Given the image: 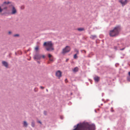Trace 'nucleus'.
I'll return each mask as SVG.
<instances>
[{
  "instance_id": "nucleus-24",
  "label": "nucleus",
  "mask_w": 130,
  "mask_h": 130,
  "mask_svg": "<svg viewBox=\"0 0 130 130\" xmlns=\"http://www.w3.org/2000/svg\"><path fill=\"white\" fill-rule=\"evenodd\" d=\"M44 115H46L47 114H46V111H44Z\"/></svg>"
},
{
  "instance_id": "nucleus-34",
  "label": "nucleus",
  "mask_w": 130,
  "mask_h": 130,
  "mask_svg": "<svg viewBox=\"0 0 130 130\" xmlns=\"http://www.w3.org/2000/svg\"><path fill=\"white\" fill-rule=\"evenodd\" d=\"M38 122L39 123H40V124H42V123L40 121H39Z\"/></svg>"
},
{
  "instance_id": "nucleus-17",
  "label": "nucleus",
  "mask_w": 130,
  "mask_h": 130,
  "mask_svg": "<svg viewBox=\"0 0 130 130\" xmlns=\"http://www.w3.org/2000/svg\"><path fill=\"white\" fill-rule=\"evenodd\" d=\"M73 71L74 72H76L78 71V68L77 67H76L74 69Z\"/></svg>"
},
{
  "instance_id": "nucleus-23",
  "label": "nucleus",
  "mask_w": 130,
  "mask_h": 130,
  "mask_svg": "<svg viewBox=\"0 0 130 130\" xmlns=\"http://www.w3.org/2000/svg\"><path fill=\"white\" fill-rule=\"evenodd\" d=\"M19 36V35L18 34H15L13 35V36L14 37H18Z\"/></svg>"
},
{
  "instance_id": "nucleus-14",
  "label": "nucleus",
  "mask_w": 130,
  "mask_h": 130,
  "mask_svg": "<svg viewBox=\"0 0 130 130\" xmlns=\"http://www.w3.org/2000/svg\"><path fill=\"white\" fill-rule=\"evenodd\" d=\"M23 124L24 125L25 127H27L28 125V124L26 122V121H24V122Z\"/></svg>"
},
{
  "instance_id": "nucleus-33",
  "label": "nucleus",
  "mask_w": 130,
  "mask_h": 130,
  "mask_svg": "<svg viewBox=\"0 0 130 130\" xmlns=\"http://www.w3.org/2000/svg\"><path fill=\"white\" fill-rule=\"evenodd\" d=\"M27 59L28 60H29L31 59V57H29V59Z\"/></svg>"
},
{
  "instance_id": "nucleus-29",
  "label": "nucleus",
  "mask_w": 130,
  "mask_h": 130,
  "mask_svg": "<svg viewBox=\"0 0 130 130\" xmlns=\"http://www.w3.org/2000/svg\"><path fill=\"white\" fill-rule=\"evenodd\" d=\"M82 51V52H84L85 53H86V52L85 51V50H83Z\"/></svg>"
},
{
  "instance_id": "nucleus-32",
  "label": "nucleus",
  "mask_w": 130,
  "mask_h": 130,
  "mask_svg": "<svg viewBox=\"0 0 130 130\" xmlns=\"http://www.w3.org/2000/svg\"><path fill=\"white\" fill-rule=\"evenodd\" d=\"M69 60V59H68V58L67 59H66V62H67Z\"/></svg>"
},
{
  "instance_id": "nucleus-28",
  "label": "nucleus",
  "mask_w": 130,
  "mask_h": 130,
  "mask_svg": "<svg viewBox=\"0 0 130 130\" xmlns=\"http://www.w3.org/2000/svg\"><path fill=\"white\" fill-rule=\"evenodd\" d=\"M40 88L42 89H43L44 88V87H43L42 86H40Z\"/></svg>"
},
{
  "instance_id": "nucleus-44",
  "label": "nucleus",
  "mask_w": 130,
  "mask_h": 130,
  "mask_svg": "<svg viewBox=\"0 0 130 130\" xmlns=\"http://www.w3.org/2000/svg\"><path fill=\"white\" fill-rule=\"evenodd\" d=\"M113 109V108L112 107H111V109Z\"/></svg>"
},
{
  "instance_id": "nucleus-41",
  "label": "nucleus",
  "mask_w": 130,
  "mask_h": 130,
  "mask_svg": "<svg viewBox=\"0 0 130 130\" xmlns=\"http://www.w3.org/2000/svg\"><path fill=\"white\" fill-rule=\"evenodd\" d=\"M103 95H104V93H102V96H103Z\"/></svg>"
},
{
  "instance_id": "nucleus-10",
  "label": "nucleus",
  "mask_w": 130,
  "mask_h": 130,
  "mask_svg": "<svg viewBox=\"0 0 130 130\" xmlns=\"http://www.w3.org/2000/svg\"><path fill=\"white\" fill-rule=\"evenodd\" d=\"M2 63L3 65L5 67L7 68L8 67V64L7 62L5 61H2Z\"/></svg>"
},
{
  "instance_id": "nucleus-1",
  "label": "nucleus",
  "mask_w": 130,
  "mask_h": 130,
  "mask_svg": "<svg viewBox=\"0 0 130 130\" xmlns=\"http://www.w3.org/2000/svg\"><path fill=\"white\" fill-rule=\"evenodd\" d=\"M75 128L73 130H95V126L94 124H90L88 122H83L82 123H78L77 126H74Z\"/></svg>"
},
{
  "instance_id": "nucleus-6",
  "label": "nucleus",
  "mask_w": 130,
  "mask_h": 130,
  "mask_svg": "<svg viewBox=\"0 0 130 130\" xmlns=\"http://www.w3.org/2000/svg\"><path fill=\"white\" fill-rule=\"evenodd\" d=\"M129 1V0H120L119 1V2L122 4V6L125 5Z\"/></svg>"
},
{
  "instance_id": "nucleus-13",
  "label": "nucleus",
  "mask_w": 130,
  "mask_h": 130,
  "mask_svg": "<svg viewBox=\"0 0 130 130\" xmlns=\"http://www.w3.org/2000/svg\"><path fill=\"white\" fill-rule=\"evenodd\" d=\"M7 8V7L6 6H5L3 8H1V7H0V12H1L3 11V9H6Z\"/></svg>"
},
{
  "instance_id": "nucleus-22",
  "label": "nucleus",
  "mask_w": 130,
  "mask_h": 130,
  "mask_svg": "<svg viewBox=\"0 0 130 130\" xmlns=\"http://www.w3.org/2000/svg\"><path fill=\"white\" fill-rule=\"evenodd\" d=\"M119 65V64L118 63H117L115 64V66L116 67H117Z\"/></svg>"
},
{
  "instance_id": "nucleus-27",
  "label": "nucleus",
  "mask_w": 130,
  "mask_h": 130,
  "mask_svg": "<svg viewBox=\"0 0 130 130\" xmlns=\"http://www.w3.org/2000/svg\"><path fill=\"white\" fill-rule=\"evenodd\" d=\"M21 8L22 9H23L24 8V6H22L21 7Z\"/></svg>"
},
{
  "instance_id": "nucleus-43",
  "label": "nucleus",
  "mask_w": 130,
  "mask_h": 130,
  "mask_svg": "<svg viewBox=\"0 0 130 130\" xmlns=\"http://www.w3.org/2000/svg\"><path fill=\"white\" fill-rule=\"evenodd\" d=\"M46 91H47V92H48V90H47V89H46Z\"/></svg>"
},
{
  "instance_id": "nucleus-5",
  "label": "nucleus",
  "mask_w": 130,
  "mask_h": 130,
  "mask_svg": "<svg viewBox=\"0 0 130 130\" xmlns=\"http://www.w3.org/2000/svg\"><path fill=\"white\" fill-rule=\"evenodd\" d=\"M11 5L12 6V8L11 14H15L17 13V11L15 7L13 6V4H11Z\"/></svg>"
},
{
  "instance_id": "nucleus-21",
  "label": "nucleus",
  "mask_w": 130,
  "mask_h": 130,
  "mask_svg": "<svg viewBox=\"0 0 130 130\" xmlns=\"http://www.w3.org/2000/svg\"><path fill=\"white\" fill-rule=\"evenodd\" d=\"M127 80L129 82H130V77L128 76L127 78Z\"/></svg>"
},
{
  "instance_id": "nucleus-12",
  "label": "nucleus",
  "mask_w": 130,
  "mask_h": 130,
  "mask_svg": "<svg viewBox=\"0 0 130 130\" xmlns=\"http://www.w3.org/2000/svg\"><path fill=\"white\" fill-rule=\"evenodd\" d=\"M90 37L92 39H93L96 38L97 37L95 35H91Z\"/></svg>"
},
{
  "instance_id": "nucleus-35",
  "label": "nucleus",
  "mask_w": 130,
  "mask_h": 130,
  "mask_svg": "<svg viewBox=\"0 0 130 130\" xmlns=\"http://www.w3.org/2000/svg\"><path fill=\"white\" fill-rule=\"evenodd\" d=\"M41 56V57H45V56L44 55H42Z\"/></svg>"
},
{
  "instance_id": "nucleus-11",
  "label": "nucleus",
  "mask_w": 130,
  "mask_h": 130,
  "mask_svg": "<svg viewBox=\"0 0 130 130\" xmlns=\"http://www.w3.org/2000/svg\"><path fill=\"white\" fill-rule=\"evenodd\" d=\"M94 79L95 82H98L99 80V77L96 76L94 77Z\"/></svg>"
},
{
  "instance_id": "nucleus-45",
  "label": "nucleus",
  "mask_w": 130,
  "mask_h": 130,
  "mask_svg": "<svg viewBox=\"0 0 130 130\" xmlns=\"http://www.w3.org/2000/svg\"><path fill=\"white\" fill-rule=\"evenodd\" d=\"M103 105V104H101V105Z\"/></svg>"
},
{
  "instance_id": "nucleus-47",
  "label": "nucleus",
  "mask_w": 130,
  "mask_h": 130,
  "mask_svg": "<svg viewBox=\"0 0 130 130\" xmlns=\"http://www.w3.org/2000/svg\"><path fill=\"white\" fill-rule=\"evenodd\" d=\"M103 100H104V99H102V100L103 101Z\"/></svg>"
},
{
  "instance_id": "nucleus-16",
  "label": "nucleus",
  "mask_w": 130,
  "mask_h": 130,
  "mask_svg": "<svg viewBox=\"0 0 130 130\" xmlns=\"http://www.w3.org/2000/svg\"><path fill=\"white\" fill-rule=\"evenodd\" d=\"M77 30L79 31H83L84 30V29L83 28H78L77 29Z\"/></svg>"
},
{
  "instance_id": "nucleus-4",
  "label": "nucleus",
  "mask_w": 130,
  "mask_h": 130,
  "mask_svg": "<svg viewBox=\"0 0 130 130\" xmlns=\"http://www.w3.org/2000/svg\"><path fill=\"white\" fill-rule=\"evenodd\" d=\"M71 48L69 46H66L65 47L62 49L61 52V54L64 55L66 53L69 52L71 50Z\"/></svg>"
},
{
  "instance_id": "nucleus-25",
  "label": "nucleus",
  "mask_w": 130,
  "mask_h": 130,
  "mask_svg": "<svg viewBox=\"0 0 130 130\" xmlns=\"http://www.w3.org/2000/svg\"><path fill=\"white\" fill-rule=\"evenodd\" d=\"M12 33V32L11 31H9L8 32V34L9 35H10Z\"/></svg>"
},
{
  "instance_id": "nucleus-20",
  "label": "nucleus",
  "mask_w": 130,
  "mask_h": 130,
  "mask_svg": "<svg viewBox=\"0 0 130 130\" xmlns=\"http://www.w3.org/2000/svg\"><path fill=\"white\" fill-rule=\"evenodd\" d=\"M53 57H48L49 58V60H50V61H53V59L52 58Z\"/></svg>"
},
{
  "instance_id": "nucleus-39",
  "label": "nucleus",
  "mask_w": 130,
  "mask_h": 130,
  "mask_svg": "<svg viewBox=\"0 0 130 130\" xmlns=\"http://www.w3.org/2000/svg\"><path fill=\"white\" fill-rule=\"evenodd\" d=\"M67 80V79H65V82H66V81Z\"/></svg>"
},
{
  "instance_id": "nucleus-30",
  "label": "nucleus",
  "mask_w": 130,
  "mask_h": 130,
  "mask_svg": "<svg viewBox=\"0 0 130 130\" xmlns=\"http://www.w3.org/2000/svg\"><path fill=\"white\" fill-rule=\"evenodd\" d=\"M114 48L115 50H117V47H116V46H114Z\"/></svg>"
},
{
  "instance_id": "nucleus-15",
  "label": "nucleus",
  "mask_w": 130,
  "mask_h": 130,
  "mask_svg": "<svg viewBox=\"0 0 130 130\" xmlns=\"http://www.w3.org/2000/svg\"><path fill=\"white\" fill-rule=\"evenodd\" d=\"M10 3H10L9 2H5L3 4V5H2V6L3 5H5L6 4H9Z\"/></svg>"
},
{
  "instance_id": "nucleus-36",
  "label": "nucleus",
  "mask_w": 130,
  "mask_h": 130,
  "mask_svg": "<svg viewBox=\"0 0 130 130\" xmlns=\"http://www.w3.org/2000/svg\"><path fill=\"white\" fill-rule=\"evenodd\" d=\"M128 74L129 76H130V71L128 72Z\"/></svg>"
},
{
  "instance_id": "nucleus-31",
  "label": "nucleus",
  "mask_w": 130,
  "mask_h": 130,
  "mask_svg": "<svg viewBox=\"0 0 130 130\" xmlns=\"http://www.w3.org/2000/svg\"><path fill=\"white\" fill-rule=\"evenodd\" d=\"M60 118L61 119H63V117H62V116H60Z\"/></svg>"
},
{
  "instance_id": "nucleus-18",
  "label": "nucleus",
  "mask_w": 130,
  "mask_h": 130,
  "mask_svg": "<svg viewBox=\"0 0 130 130\" xmlns=\"http://www.w3.org/2000/svg\"><path fill=\"white\" fill-rule=\"evenodd\" d=\"M31 126L32 127H34L35 126V123L34 121H33L31 123Z\"/></svg>"
},
{
  "instance_id": "nucleus-38",
  "label": "nucleus",
  "mask_w": 130,
  "mask_h": 130,
  "mask_svg": "<svg viewBox=\"0 0 130 130\" xmlns=\"http://www.w3.org/2000/svg\"><path fill=\"white\" fill-rule=\"evenodd\" d=\"M111 112H113L114 111V110H112H112H111Z\"/></svg>"
},
{
  "instance_id": "nucleus-9",
  "label": "nucleus",
  "mask_w": 130,
  "mask_h": 130,
  "mask_svg": "<svg viewBox=\"0 0 130 130\" xmlns=\"http://www.w3.org/2000/svg\"><path fill=\"white\" fill-rule=\"evenodd\" d=\"M41 57H34V60L36 61L37 62L39 63H40V61L39 60H40ZM43 58H44L45 57H42Z\"/></svg>"
},
{
  "instance_id": "nucleus-19",
  "label": "nucleus",
  "mask_w": 130,
  "mask_h": 130,
  "mask_svg": "<svg viewBox=\"0 0 130 130\" xmlns=\"http://www.w3.org/2000/svg\"><path fill=\"white\" fill-rule=\"evenodd\" d=\"M39 49V47L38 46H36L35 48V50L36 51H37Z\"/></svg>"
},
{
  "instance_id": "nucleus-26",
  "label": "nucleus",
  "mask_w": 130,
  "mask_h": 130,
  "mask_svg": "<svg viewBox=\"0 0 130 130\" xmlns=\"http://www.w3.org/2000/svg\"><path fill=\"white\" fill-rule=\"evenodd\" d=\"M52 55L50 54H48V57H51Z\"/></svg>"
},
{
  "instance_id": "nucleus-46",
  "label": "nucleus",
  "mask_w": 130,
  "mask_h": 130,
  "mask_svg": "<svg viewBox=\"0 0 130 130\" xmlns=\"http://www.w3.org/2000/svg\"><path fill=\"white\" fill-rule=\"evenodd\" d=\"M72 93H71V94L72 95Z\"/></svg>"
},
{
  "instance_id": "nucleus-8",
  "label": "nucleus",
  "mask_w": 130,
  "mask_h": 130,
  "mask_svg": "<svg viewBox=\"0 0 130 130\" xmlns=\"http://www.w3.org/2000/svg\"><path fill=\"white\" fill-rule=\"evenodd\" d=\"M74 52L75 54L74 55L73 57H77V55L79 54L78 50L76 49H75Z\"/></svg>"
},
{
  "instance_id": "nucleus-7",
  "label": "nucleus",
  "mask_w": 130,
  "mask_h": 130,
  "mask_svg": "<svg viewBox=\"0 0 130 130\" xmlns=\"http://www.w3.org/2000/svg\"><path fill=\"white\" fill-rule=\"evenodd\" d=\"M56 75L59 77H60L61 76V72L59 70L57 71L56 73Z\"/></svg>"
},
{
  "instance_id": "nucleus-42",
  "label": "nucleus",
  "mask_w": 130,
  "mask_h": 130,
  "mask_svg": "<svg viewBox=\"0 0 130 130\" xmlns=\"http://www.w3.org/2000/svg\"><path fill=\"white\" fill-rule=\"evenodd\" d=\"M95 112H96V111L95 110Z\"/></svg>"
},
{
  "instance_id": "nucleus-3",
  "label": "nucleus",
  "mask_w": 130,
  "mask_h": 130,
  "mask_svg": "<svg viewBox=\"0 0 130 130\" xmlns=\"http://www.w3.org/2000/svg\"><path fill=\"white\" fill-rule=\"evenodd\" d=\"M43 46H45L46 48L47 51H52L54 50L53 44L51 41L45 42Z\"/></svg>"
},
{
  "instance_id": "nucleus-40",
  "label": "nucleus",
  "mask_w": 130,
  "mask_h": 130,
  "mask_svg": "<svg viewBox=\"0 0 130 130\" xmlns=\"http://www.w3.org/2000/svg\"><path fill=\"white\" fill-rule=\"evenodd\" d=\"M75 59H76L77 57H74Z\"/></svg>"
},
{
  "instance_id": "nucleus-2",
  "label": "nucleus",
  "mask_w": 130,
  "mask_h": 130,
  "mask_svg": "<svg viewBox=\"0 0 130 130\" xmlns=\"http://www.w3.org/2000/svg\"><path fill=\"white\" fill-rule=\"evenodd\" d=\"M121 27L120 26L117 25L115 27L113 30H110L109 35L111 37L117 36L121 31Z\"/></svg>"
},
{
  "instance_id": "nucleus-37",
  "label": "nucleus",
  "mask_w": 130,
  "mask_h": 130,
  "mask_svg": "<svg viewBox=\"0 0 130 130\" xmlns=\"http://www.w3.org/2000/svg\"><path fill=\"white\" fill-rule=\"evenodd\" d=\"M124 48H123L120 49V50H124Z\"/></svg>"
}]
</instances>
